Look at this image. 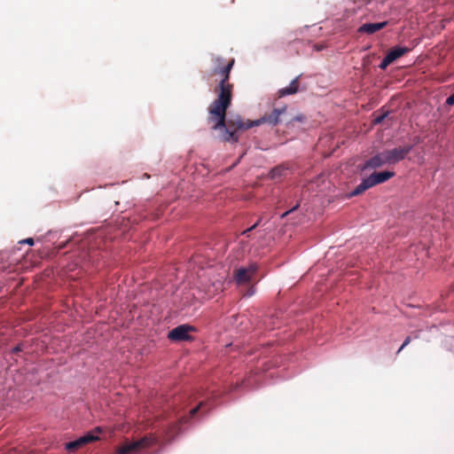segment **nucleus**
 Instances as JSON below:
<instances>
[{"label":"nucleus","instance_id":"obj_7","mask_svg":"<svg viewBox=\"0 0 454 454\" xmlns=\"http://www.w3.org/2000/svg\"><path fill=\"white\" fill-rule=\"evenodd\" d=\"M258 266L255 263H251L247 268H239L235 272V279L238 284H247L250 282L254 275L256 273Z\"/></svg>","mask_w":454,"mask_h":454},{"label":"nucleus","instance_id":"obj_20","mask_svg":"<svg viewBox=\"0 0 454 454\" xmlns=\"http://www.w3.org/2000/svg\"><path fill=\"white\" fill-rule=\"evenodd\" d=\"M20 243H26V244H28L30 246H33L34 245V239L32 238H28V239H26L24 240H21Z\"/></svg>","mask_w":454,"mask_h":454},{"label":"nucleus","instance_id":"obj_1","mask_svg":"<svg viewBox=\"0 0 454 454\" xmlns=\"http://www.w3.org/2000/svg\"><path fill=\"white\" fill-rule=\"evenodd\" d=\"M214 67L212 75H220L219 84L215 88L217 98L209 105L207 124L214 130L218 129L224 122L227 109L231 104L233 84L229 82L231 70L234 65V59L226 61L221 57L212 59Z\"/></svg>","mask_w":454,"mask_h":454},{"label":"nucleus","instance_id":"obj_22","mask_svg":"<svg viewBox=\"0 0 454 454\" xmlns=\"http://www.w3.org/2000/svg\"><path fill=\"white\" fill-rule=\"evenodd\" d=\"M297 207H298V205H296L294 207H293L290 211L285 212L282 216H285V215H288L290 212L295 210Z\"/></svg>","mask_w":454,"mask_h":454},{"label":"nucleus","instance_id":"obj_11","mask_svg":"<svg viewBox=\"0 0 454 454\" xmlns=\"http://www.w3.org/2000/svg\"><path fill=\"white\" fill-rule=\"evenodd\" d=\"M299 77H296L290 82V84L287 87L282 88L278 91V97L282 98L288 95L295 94L299 90Z\"/></svg>","mask_w":454,"mask_h":454},{"label":"nucleus","instance_id":"obj_9","mask_svg":"<svg viewBox=\"0 0 454 454\" xmlns=\"http://www.w3.org/2000/svg\"><path fill=\"white\" fill-rule=\"evenodd\" d=\"M384 152H381L375 156L369 159L364 166L362 167V170L366 168H377L383 165H387V160Z\"/></svg>","mask_w":454,"mask_h":454},{"label":"nucleus","instance_id":"obj_23","mask_svg":"<svg viewBox=\"0 0 454 454\" xmlns=\"http://www.w3.org/2000/svg\"><path fill=\"white\" fill-rule=\"evenodd\" d=\"M95 430H96L97 432H101V429H100L99 427H97Z\"/></svg>","mask_w":454,"mask_h":454},{"label":"nucleus","instance_id":"obj_16","mask_svg":"<svg viewBox=\"0 0 454 454\" xmlns=\"http://www.w3.org/2000/svg\"><path fill=\"white\" fill-rule=\"evenodd\" d=\"M387 113H385V114H380L378 116L375 117L374 119V123L375 124H380L383 121V120L387 117Z\"/></svg>","mask_w":454,"mask_h":454},{"label":"nucleus","instance_id":"obj_24","mask_svg":"<svg viewBox=\"0 0 454 454\" xmlns=\"http://www.w3.org/2000/svg\"><path fill=\"white\" fill-rule=\"evenodd\" d=\"M182 421H183V422H186V421H187V419H186L185 418H183V419H182Z\"/></svg>","mask_w":454,"mask_h":454},{"label":"nucleus","instance_id":"obj_12","mask_svg":"<svg viewBox=\"0 0 454 454\" xmlns=\"http://www.w3.org/2000/svg\"><path fill=\"white\" fill-rule=\"evenodd\" d=\"M410 49L407 47H400L396 46L389 50L387 52L388 59H391L392 62L403 57L404 54L408 53Z\"/></svg>","mask_w":454,"mask_h":454},{"label":"nucleus","instance_id":"obj_21","mask_svg":"<svg viewBox=\"0 0 454 454\" xmlns=\"http://www.w3.org/2000/svg\"><path fill=\"white\" fill-rule=\"evenodd\" d=\"M304 119V116L303 115H298V116H295L293 121H302Z\"/></svg>","mask_w":454,"mask_h":454},{"label":"nucleus","instance_id":"obj_13","mask_svg":"<svg viewBox=\"0 0 454 454\" xmlns=\"http://www.w3.org/2000/svg\"><path fill=\"white\" fill-rule=\"evenodd\" d=\"M287 169L283 166H277L273 168L270 172V176L271 179H278L283 176Z\"/></svg>","mask_w":454,"mask_h":454},{"label":"nucleus","instance_id":"obj_6","mask_svg":"<svg viewBox=\"0 0 454 454\" xmlns=\"http://www.w3.org/2000/svg\"><path fill=\"white\" fill-rule=\"evenodd\" d=\"M192 331H194L192 326L188 325H181L172 329L168 333V337L173 341L190 340H192L190 333Z\"/></svg>","mask_w":454,"mask_h":454},{"label":"nucleus","instance_id":"obj_10","mask_svg":"<svg viewBox=\"0 0 454 454\" xmlns=\"http://www.w3.org/2000/svg\"><path fill=\"white\" fill-rule=\"evenodd\" d=\"M387 21L378 22V23H365L358 28V32L361 34L372 35L377 31L387 27Z\"/></svg>","mask_w":454,"mask_h":454},{"label":"nucleus","instance_id":"obj_17","mask_svg":"<svg viewBox=\"0 0 454 454\" xmlns=\"http://www.w3.org/2000/svg\"><path fill=\"white\" fill-rule=\"evenodd\" d=\"M202 405H203V402H200L195 408L192 409L190 411V417H193Z\"/></svg>","mask_w":454,"mask_h":454},{"label":"nucleus","instance_id":"obj_5","mask_svg":"<svg viewBox=\"0 0 454 454\" xmlns=\"http://www.w3.org/2000/svg\"><path fill=\"white\" fill-rule=\"evenodd\" d=\"M412 150L411 145H406L404 146L395 147L391 150L383 151L386 156L387 165L395 164L403 159L411 153Z\"/></svg>","mask_w":454,"mask_h":454},{"label":"nucleus","instance_id":"obj_19","mask_svg":"<svg viewBox=\"0 0 454 454\" xmlns=\"http://www.w3.org/2000/svg\"><path fill=\"white\" fill-rule=\"evenodd\" d=\"M446 104L449 105V106H453L454 105V93L447 98Z\"/></svg>","mask_w":454,"mask_h":454},{"label":"nucleus","instance_id":"obj_4","mask_svg":"<svg viewBox=\"0 0 454 454\" xmlns=\"http://www.w3.org/2000/svg\"><path fill=\"white\" fill-rule=\"evenodd\" d=\"M157 443V440L153 435H145L143 438L131 442H128L121 447H119L115 454H133L140 451L141 450L149 448Z\"/></svg>","mask_w":454,"mask_h":454},{"label":"nucleus","instance_id":"obj_3","mask_svg":"<svg viewBox=\"0 0 454 454\" xmlns=\"http://www.w3.org/2000/svg\"><path fill=\"white\" fill-rule=\"evenodd\" d=\"M395 176V173L392 171H382V172H374L367 178L364 179L360 184H358L350 193V196H357L362 194L364 192L368 190L369 188L382 184L391 177Z\"/></svg>","mask_w":454,"mask_h":454},{"label":"nucleus","instance_id":"obj_15","mask_svg":"<svg viewBox=\"0 0 454 454\" xmlns=\"http://www.w3.org/2000/svg\"><path fill=\"white\" fill-rule=\"evenodd\" d=\"M411 341V338L410 336H407L400 347V348L397 350L396 354L398 355L406 346H408Z\"/></svg>","mask_w":454,"mask_h":454},{"label":"nucleus","instance_id":"obj_2","mask_svg":"<svg viewBox=\"0 0 454 454\" xmlns=\"http://www.w3.org/2000/svg\"><path fill=\"white\" fill-rule=\"evenodd\" d=\"M286 111V106L275 108L270 114H265L260 119L255 121L244 120L240 115H231L224 118V122L220 125V139L223 142L237 143L239 139V132L245 131L250 128L260 126L263 123H269L276 126L280 122V116Z\"/></svg>","mask_w":454,"mask_h":454},{"label":"nucleus","instance_id":"obj_8","mask_svg":"<svg viewBox=\"0 0 454 454\" xmlns=\"http://www.w3.org/2000/svg\"><path fill=\"white\" fill-rule=\"evenodd\" d=\"M98 439L99 437L96 435L94 433H88L75 441L67 442L65 444V449L68 451H75L76 450L83 447L84 445L98 441Z\"/></svg>","mask_w":454,"mask_h":454},{"label":"nucleus","instance_id":"obj_14","mask_svg":"<svg viewBox=\"0 0 454 454\" xmlns=\"http://www.w3.org/2000/svg\"><path fill=\"white\" fill-rule=\"evenodd\" d=\"M391 63L393 62L388 59V56L386 55L380 65V68L385 70Z\"/></svg>","mask_w":454,"mask_h":454},{"label":"nucleus","instance_id":"obj_18","mask_svg":"<svg viewBox=\"0 0 454 454\" xmlns=\"http://www.w3.org/2000/svg\"><path fill=\"white\" fill-rule=\"evenodd\" d=\"M259 223H260V221H257L253 226H251L250 228H248L246 231H244L242 232V234L247 235L248 232L252 231L254 229H255L258 226Z\"/></svg>","mask_w":454,"mask_h":454}]
</instances>
